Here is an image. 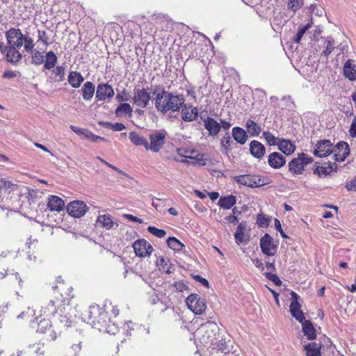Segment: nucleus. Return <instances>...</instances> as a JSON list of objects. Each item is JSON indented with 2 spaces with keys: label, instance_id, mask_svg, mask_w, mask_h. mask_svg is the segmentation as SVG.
<instances>
[{
  "label": "nucleus",
  "instance_id": "nucleus-1",
  "mask_svg": "<svg viewBox=\"0 0 356 356\" xmlns=\"http://www.w3.org/2000/svg\"><path fill=\"white\" fill-rule=\"evenodd\" d=\"M86 319L88 323L100 332L115 334L119 331V327L114 323H111L105 309L99 307L97 305L89 307Z\"/></svg>",
  "mask_w": 356,
  "mask_h": 356
},
{
  "label": "nucleus",
  "instance_id": "nucleus-2",
  "mask_svg": "<svg viewBox=\"0 0 356 356\" xmlns=\"http://www.w3.org/2000/svg\"><path fill=\"white\" fill-rule=\"evenodd\" d=\"M220 329L218 325L212 321H208L202 325L201 328L199 330L197 334H202L200 338L201 343L209 348L212 347L214 343H216V340L220 338Z\"/></svg>",
  "mask_w": 356,
  "mask_h": 356
},
{
  "label": "nucleus",
  "instance_id": "nucleus-3",
  "mask_svg": "<svg viewBox=\"0 0 356 356\" xmlns=\"http://www.w3.org/2000/svg\"><path fill=\"white\" fill-rule=\"evenodd\" d=\"M234 181L249 188H259L269 184L268 179L258 175H241L235 176Z\"/></svg>",
  "mask_w": 356,
  "mask_h": 356
},
{
  "label": "nucleus",
  "instance_id": "nucleus-4",
  "mask_svg": "<svg viewBox=\"0 0 356 356\" xmlns=\"http://www.w3.org/2000/svg\"><path fill=\"white\" fill-rule=\"evenodd\" d=\"M313 159L305 153H300L297 158L292 159L289 163V170L293 175H300L305 166L312 163Z\"/></svg>",
  "mask_w": 356,
  "mask_h": 356
},
{
  "label": "nucleus",
  "instance_id": "nucleus-5",
  "mask_svg": "<svg viewBox=\"0 0 356 356\" xmlns=\"http://www.w3.org/2000/svg\"><path fill=\"white\" fill-rule=\"evenodd\" d=\"M5 35L10 47L19 49L23 46L26 35L22 34L19 29L11 28Z\"/></svg>",
  "mask_w": 356,
  "mask_h": 356
},
{
  "label": "nucleus",
  "instance_id": "nucleus-6",
  "mask_svg": "<svg viewBox=\"0 0 356 356\" xmlns=\"http://www.w3.org/2000/svg\"><path fill=\"white\" fill-rule=\"evenodd\" d=\"M186 302L188 309L195 314H202L207 308L204 298L200 297L196 293L189 295L187 297Z\"/></svg>",
  "mask_w": 356,
  "mask_h": 356
},
{
  "label": "nucleus",
  "instance_id": "nucleus-7",
  "mask_svg": "<svg viewBox=\"0 0 356 356\" xmlns=\"http://www.w3.org/2000/svg\"><path fill=\"white\" fill-rule=\"evenodd\" d=\"M150 143L147 142V149L154 152H159L165 142L166 132L165 131H156L149 135Z\"/></svg>",
  "mask_w": 356,
  "mask_h": 356
},
{
  "label": "nucleus",
  "instance_id": "nucleus-8",
  "mask_svg": "<svg viewBox=\"0 0 356 356\" xmlns=\"http://www.w3.org/2000/svg\"><path fill=\"white\" fill-rule=\"evenodd\" d=\"M291 302L289 306L291 315L300 323L305 321V314L300 309L301 305L298 302L300 296L294 291H291Z\"/></svg>",
  "mask_w": 356,
  "mask_h": 356
},
{
  "label": "nucleus",
  "instance_id": "nucleus-9",
  "mask_svg": "<svg viewBox=\"0 0 356 356\" xmlns=\"http://www.w3.org/2000/svg\"><path fill=\"white\" fill-rule=\"evenodd\" d=\"M134 103L138 107L146 108L151 99L149 88L135 89L133 97Z\"/></svg>",
  "mask_w": 356,
  "mask_h": 356
},
{
  "label": "nucleus",
  "instance_id": "nucleus-10",
  "mask_svg": "<svg viewBox=\"0 0 356 356\" xmlns=\"http://www.w3.org/2000/svg\"><path fill=\"white\" fill-rule=\"evenodd\" d=\"M88 209L86 204L80 200H74L70 202L67 206L68 213L74 218H81L83 216Z\"/></svg>",
  "mask_w": 356,
  "mask_h": 356
},
{
  "label": "nucleus",
  "instance_id": "nucleus-11",
  "mask_svg": "<svg viewBox=\"0 0 356 356\" xmlns=\"http://www.w3.org/2000/svg\"><path fill=\"white\" fill-rule=\"evenodd\" d=\"M333 149V144L330 140H320L316 144L313 153L317 157H326L332 154Z\"/></svg>",
  "mask_w": 356,
  "mask_h": 356
},
{
  "label": "nucleus",
  "instance_id": "nucleus-12",
  "mask_svg": "<svg viewBox=\"0 0 356 356\" xmlns=\"http://www.w3.org/2000/svg\"><path fill=\"white\" fill-rule=\"evenodd\" d=\"M132 246L136 254L140 257L149 256L153 251V248L151 244L145 239L136 241Z\"/></svg>",
  "mask_w": 356,
  "mask_h": 356
},
{
  "label": "nucleus",
  "instance_id": "nucleus-13",
  "mask_svg": "<svg viewBox=\"0 0 356 356\" xmlns=\"http://www.w3.org/2000/svg\"><path fill=\"white\" fill-rule=\"evenodd\" d=\"M260 248L261 252L268 256H273L277 252V245L273 243V237L268 234H265L260 238Z\"/></svg>",
  "mask_w": 356,
  "mask_h": 356
},
{
  "label": "nucleus",
  "instance_id": "nucleus-14",
  "mask_svg": "<svg viewBox=\"0 0 356 356\" xmlns=\"http://www.w3.org/2000/svg\"><path fill=\"white\" fill-rule=\"evenodd\" d=\"M74 309L70 306L63 307L60 309L58 320L66 327H70L75 322Z\"/></svg>",
  "mask_w": 356,
  "mask_h": 356
},
{
  "label": "nucleus",
  "instance_id": "nucleus-15",
  "mask_svg": "<svg viewBox=\"0 0 356 356\" xmlns=\"http://www.w3.org/2000/svg\"><path fill=\"white\" fill-rule=\"evenodd\" d=\"M350 148L346 142L340 141L335 146L332 154H334V159L336 161H344L347 156L349 155Z\"/></svg>",
  "mask_w": 356,
  "mask_h": 356
},
{
  "label": "nucleus",
  "instance_id": "nucleus-16",
  "mask_svg": "<svg viewBox=\"0 0 356 356\" xmlns=\"http://www.w3.org/2000/svg\"><path fill=\"white\" fill-rule=\"evenodd\" d=\"M114 95L115 92L111 86L108 83L98 84L95 95V98L97 101H105L107 98H112Z\"/></svg>",
  "mask_w": 356,
  "mask_h": 356
},
{
  "label": "nucleus",
  "instance_id": "nucleus-17",
  "mask_svg": "<svg viewBox=\"0 0 356 356\" xmlns=\"http://www.w3.org/2000/svg\"><path fill=\"white\" fill-rule=\"evenodd\" d=\"M168 94L169 92L165 90L164 88H162L161 92L156 94L155 106L163 113L168 112V106H169Z\"/></svg>",
  "mask_w": 356,
  "mask_h": 356
},
{
  "label": "nucleus",
  "instance_id": "nucleus-18",
  "mask_svg": "<svg viewBox=\"0 0 356 356\" xmlns=\"http://www.w3.org/2000/svg\"><path fill=\"white\" fill-rule=\"evenodd\" d=\"M168 111H178L180 110L181 106L184 104L185 99L182 95L174 94L170 92L168 94Z\"/></svg>",
  "mask_w": 356,
  "mask_h": 356
},
{
  "label": "nucleus",
  "instance_id": "nucleus-19",
  "mask_svg": "<svg viewBox=\"0 0 356 356\" xmlns=\"http://www.w3.org/2000/svg\"><path fill=\"white\" fill-rule=\"evenodd\" d=\"M202 120L203 121L205 129L209 131V136H216L219 134L221 129L220 123L209 116H207L204 119L202 118Z\"/></svg>",
  "mask_w": 356,
  "mask_h": 356
},
{
  "label": "nucleus",
  "instance_id": "nucleus-20",
  "mask_svg": "<svg viewBox=\"0 0 356 356\" xmlns=\"http://www.w3.org/2000/svg\"><path fill=\"white\" fill-rule=\"evenodd\" d=\"M180 109L181 119L185 122H192L197 117L198 111L195 107L184 103Z\"/></svg>",
  "mask_w": 356,
  "mask_h": 356
},
{
  "label": "nucleus",
  "instance_id": "nucleus-21",
  "mask_svg": "<svg viewBox=\"0 0 356 356\" xmlns=\"http://www.w3.org/2000/svg\"><path fill=\"white\" fill-rule=\"evenodd\" d=\"M337 165L334 162H325L322 165H318V163L314 164V173L319 177L329 175L332 170H336Z\"/></svg>",
  "mask_w": 356,
  "mask_h": 356
},
{
  "label": "nucleus",
  "instance_id": "nucleus-22",
  "mask_svg": "<svg viewBox=\"0 0 356 356\" xmlns=\"http://www.w3.org/2000/svg\"><path fill=\"white\" fill-rule=\"evenodd\" d=\"M286 162L285 157L279 152H272L268 155V165L274 169L282 168L285 165Z\"/></svg>",
  "mask_w": 356,
  "mask_h": 356
},
{
  "label": "nucleus",
  "instance_id": "nucleus-23",
  "mask_svg": "<svg viewBox=\"0 0 356 356\" xmlns=\"http://www.w3.org/2000/svg\"><path fill=\"white\" fill-rule=\"evenodd\" d=\"M250 152L254 158L261 159L266 153V147L259 141L254 140L250 143Z\"/></svg>",
  "mask_w": 356,
  "mask_h": 356
},
{
  "label": "nucleus",
  "instance_id": "nucleus-24",
  "mask_svg": "<svg viewBox=\"0 0 356 356\" xmlns=\"http://www.w3.org/2000/svg\"><path fill=\"white\" fill-rule=\"evenodd\" d=\"M65 203L64 201L56 195H50L48 197L47 208L51 211L60 212L64 209Z\"/></svg>",
  "mask_w": 356,
  "mask_h": 356
},
{
  "label": "nucleus",
  "instance_id": "nucleus-25",
  "mask_svg": "<svg viewBox=\"0 0 356 356\" xmlns=\"http://www.w3.org/2000/svg\"><path fill=\"white\" fill-rule=\"evenodd\" d=\"M51 323L49 319L43 318L40 321L38 325L37 332L39 333L50 332L49 337L51 339L55 340L56 339V333L51 330Z\"/></svg>",
  "mask_w": 356,
  "mask_h": 356
},
{
  "label": "nucleus",
  "instance_id": "nucleus-26",
  "mask_svg": "<svg viewBox=\"0 0 356 356\" xmlns=\"http://www.w3.org/2000/svg\"><path fill=\"white\" fill-rule=\"evenodd\" d=\"M302 327V332L307 339L309 341L316 339V332L312 323L309 320L303 321L301 323Z\"/></svg>",
  "mask_w": 356,
  "mask_h": 356
},
{
  "label": "nucleus",
  "instance_id": "nucleus-27",
  "mask_svg": "<svg viewBox=\"0 0 356 356\" xmlns=\"http://www.w3.org/2000/svg\"><path fill=\"white\" fill-rule=\"evenodd\" d=\"M232 136L234 140L240 145H244L248 140V132L239 127H234L232 130Z\"/></svg>",
  "mask_w": 356,
  "mask_h": 356
},
{
  "label": "nucleus",
  "instance_id": "nucleus-28",
  "mask_svg": "<svg viewBox=\"0 0 356 356\" xmlns=\"http://www.w3.org/2000/svg\"><path fill=\"white\" fill-rule=\"evenodd\" d=\"M246 227V222H241L237 226L234 233V238L237 244L246 243L248 241V238H246L245 235Z\"/></svg>",
  "mask_w": 356,
  "mask_h": 356
},
{
  "label": "nucleus",
  "instance_id": "nucleus-29",
  "mask_svg": "<svg viewBox=\"0 0 356 356\" xmlns=\"http://www.w3.org/2000/svg\"><path fill=\"white\" fill-rule=\"evenodd\" d=\"M323 347L321 343H308L304 346V350L306 356H321V348Z\"/></svg>",
  "mask_w": 356,
  "mask_h": 356
},
{
  "label": "nucleus",
  "instance_id": "nucleus-30",
  "mask_svg": "<svg viewBox=\"0 0 356 356\" xmlns=\"http://www.w3.org/2000/svg\"><path fill=\"white\" fill-rule=\"evenodd\" d=\"M97 223L108 230L112 229L114 225L116 227L118 226V224L113 221L110 214L99 215L97 217Z\"/></svg>",
  "mask_w": 356,
  "mask_h": 356
},
{
  "label": "nucleus",
  "instance_id": "nucleus-31",
  "mask_svg": "<svg viewBox=\"0 0 356 356\" xmlns=\"http://www.w3.org/2000/svg\"><path fill=\"white\" fill-rule=\"evenodd\" d=\"M343 75L350 81L356 79V69L355 65L353 64V60L348 59L343 66Z\"/></svg>",
  "mask_w": 356,
  "mask_h": 356
},
{
  "label": "nucleus",
  "instance_id": "nucleus-32",
  "mask_svg": "<svg viewBox=\"0 0 356 356\" xmlns=\"http://www.w3.org/2000/svg\"><path fill=\"white\" fill-rule=\"evenodd\" d=\"M22 55L19 51L18 49H15L13 47H8V50L6 51V59L8 62L12 64H17L22 59Z\"/></svg>",
  "mask_w": 356,
  "mask_h": 356
},
{
  "label": "nucleus",
  "instance_id": "nucleus-33",
  "mask_svg": "<svg viewBox=\"0 0 356 356\" xmlns=\"http://www.w3.org/2000/svg\"><path fill=\"white\" fill-rule=\"evenodd\" d=\"M279 149L286 155H290L296 149L295 145L289 140L281 139L277 143Z\"/></svg>",
  "mask_w": 356,
  "mask_h": 356
},
{
  "label": "nucleus",
  "instance_id": "nucleus-34",
  "mask_svg": "<svg viewBox=\"0 0 356 356\" xmlns=\"http://www.w3.org/2000/svg\"><path fill=\"white\" fill-rule=\"evenodd\" d=\"M95 90V87L93 83L90 81L86 82L81 88L83 99L86 101L90 100L94 95Z\"/></svg>",
  "mask_w": 356,
  "mask_h": 356
},
{
  "label": "nucleus",
  "instance_id": "nucleus-35",
  "mask_svg": "<svg viewBox=\"0 0 356 356\" xmlns=\"http://www.w3.org/2000/svg\"><path fill=\"white\" fill-rule=\"evenodd\" d=\"M236 197L232 195L222 196L218 200V205L224 209H229L236 204Z\"/></svg>",
  "mask_w": 356,
  "mask_h": 356
},
{
  "label": "nucleus",
  "instance_id": "nucleus-36",
  "mask_svg": "<svg viewBox=\"0 0 356 356\" xmlns=\"http://www.w3.org/2000/svg\"><path fill=\"white\" fill-rule=\"evenodd\" d=\"M84 79L81 73L75 71L70 72L68 76V81L72 88H79Z\"/></svg>",
  "mask_w": 356,
  "mask_h": 356
},
{
  "label": "nucleus",
  "instance_id": "nucleus-37",
  "mask_svg": "<svg viewBox=\"0 0 356 356\" xmlns=\"http://www.w3.org/2000/svg\"><path fill=\"white\" fill-rule=\"evenodd\" d=\"M17 188L18 186L8 178L3 177L0 179V189L6 193H13L15 191Z\"/></svg>",
  "mask_w": 356,
  "mask_h": 356
},
{
  "label": "nucleus",
  "instance_id": "nucleus-38",
  "mask_svg": "<svg viewBox=\"0 0 356 356\" xmlns=\"http://www.w3.org/2000/svg\"><path fill=\"white\" fill-rule=\"evenodd\" d=\"M129 138L131 142L136 146L143 145L144 147L147 149V140L145 138L142 136H140L136 132L132 131L129 134Z\"/></svg>",
  "mask_w": 356,
  "mask_h": 356
},
{
  "label": "nucleus",
  "instance_id": "nucleus-39",
  "mask_svg": "<svg viewBox=\"0 0 356 356\" xmlns=\"http://www.w3.org/2000/svg\"><path fill=\"white\" fill-rule=\"evenodd\" d=\"M157 265L159 266V270L165 272L167 274H170L172 272L171 270L172 264L168 258L163 257H159L157 260Z\"/></svg>",
  "mask_w": 356,
  "mask_h": 356
},
{
  "label": "nucleus",
  "instance_id": "nucleus-40",
  "mask_svg": "<svg viewBox=\"0 0 356 356\" xmlns=\"http://www.w3.org/2000/svg\"><path fill=\"white\" fill-rule=\"evenodd\" d=\"M246 129L248 133L250 135V136L254 137L258 136L261 131V129L260 126L258 125L257 122L252 120H248L246 122Z\"/></svg>",
  "mask_w": 356,
  "mask_h": 356
},
{
  "label": "nucleus",
  "instance_id": "nucleus-41",
  "mask_svg": "<svg viewBox=\"0 0 356 356\" xmlns=\"http://www.w3.org/2000/svg\"><path fill=\"white\" fill-rule=\"evenodd\" d=\"M232 143V138L228 132L226 133V136H224L220 140L221 152L226 155H228L232 150L231 144Z\"/></svg>",
  "mask_w": 356,
  "mask_h": 356
},
{
  "label": "nucleus",
  "instance_id": "nucleus-42",
  "mask_svg": "<svg viewBox=\"0 0 356 356\" xmlns=\"http://www.w3.org/2000/svg\"><path fill=\"white\" fill-rule=\"evenodd\" d=\"M57 56L54 51H50L46 54V60L44 65V67L46 70H51L54 67L57 63Z\"/></svg>",
  "mask_w": 356,
  "mask_h": 356
},
{
  "label": "nucleus",
  "instance_id": "nucleus-43",
  "mask_svg": "<svg viewBox=\"0 0 356 356\" xmlns=\"http://www.w3.org/2000/svg\"><path fill=\"white\" fill-rule=\"evenodd\" d=\"M168 246L174 251H181L185 245L177 238L169 237L167 240Z\"/></svg>",
  "mask_w": 356,
  "mask_h": 356
},
{
  "label": "nucleus",
  "instance_id": "nucleus-44",
  "mask_svg": "<svg viewBox=\"0 0 356 356\" xmlns=\"http://www.w3.org/2000/svg\"><path fill=\"white\" fill-rule=\"evenodd\" d=\"M132 111V107L128 103H122L116 108L115 115L117 116H121L122 115L131 116Z\"/></svg>",
  "mask_w": 356,
  "mask_h": 356
},
{
  "label": "nucleus",
  "instance_id": "nucleus-45",
  "mask_svg": "<svg viewBox=\"0 0 356 356\" xmlns=\"http://www.w3.org/2000/svg\"><path fill=\"white\" fill-rule=\"evenodd\" d=\"M213 349H217L221 353H227L229 351L228 346L226 341V339L224 336H220L218 340H216V343L212 346Z\"/></svg>",
  "mask_w": 356,
  "mask_h": 356
},
{
  "label": "nucleus",
  "instance_id": "nucleus-46",
  "mask_svg": "<svg viewBox=\"0 0 356 356\" xmlns=\"http://www.w3.org/2000/svg\"><path fill=\"white\" fill-rule=\"evenodd\" d=\"M42 312L46 316H54L57 312L56 306L54 300H50L47 305L42 307Z\"/></svg>",
  "mask_w": 356,
  "mask_h": 356
},
{
  "label": "nucleus",
  "instance_id": "nucleus-47",
  "mask_svg": "<svg viewBox=\"0 0 356 356\" xmlns=\"http://www.w3.org/2000/svg\"><path fill=\"white\" fill-rule=\"evenodd\" d=\"M312 26L311 23H307L306 25H301L298 27V30L293 38V42L299 43L303 36V35L308 31Z\"/></svg>",
  "mask_w": 356,
  "mask_h": 356
},
{
  "label": "nucleus",
  "instance_id": "nucleus-48",
  "mask_svg": "<svg viewBox=\"0 0 356 356\" xmlns=\"http://www.w3.org/2000/svg\"><path fill=\"white\" fill-rule=\"evenodd\" d=\"M335 41L332 36H328L326 39L325 49L322 52V55L327 58L334 49Z\"/></svg>",
  "mask_w": 356,
  "mask_h": 356
},
{
  "label": "nucleus",
  "instance_id": "nucleus-49",
  "mask_svg": "<svg viewBox=\"0 0 356 356\" xmlns=\"http://www.w3.org/2000/svg\"><path fill=\"white\" fill-rule=\"evenodd\" d=\"M24 43V50L28 53H32L35 47L33 39L28 35H26Z\"/></svg>",
  "mask_w": 356,
  "mask_h": 356
},
{
  "label": "nucleus",
  "instance_id": "nucleus-50",
  "mask_svg": "<svg viewBox=\"0 0 356 356\" xmlns=\"http://www.w3.org/2000/svg\"><path fill=\"white\" fill-rule=\"evenodd\" d=\"M37 33L38 42H41L43 44L46 46H48L51 43V42H49L48 35L45 31L38 29Z\"/></svg>",
  "mask_w": 356,
  "mask_h": 356
},
{
  "label": "nucleus",
  "instance_id": "nucleus-51",
  "mask_svg": "<svg viewBox=\"0 0 356 356\" xmlns=\"http://www.w3.org/2000/svg\"><path fill=\"white\" fill-rule=\"evenodd\" d=\"M44 62L43 53L35 51L31 57V63L35 65H40Z\"/></svg>",
  "mask_w": 356,
  "mask_h": 356
},
{
  "label": "nucleus",
  "instance_id": "nucleus-52",
  "mask_svg": "<svg viewBox=\"0 0 356 356\" xmlns=\"http://www.w3.org/2000/svg\"><path fill=\"white\" fill-rule=\"evenodd\" d=\"M147 231L152 235L160 238H163L166 235V232L164 229H158L154 226H149Z\"/></svg>",
  "mask_w": 356,
  "mask_h": 356
},
{
  "label": "nucleus",
  "instance_id": "nucleus-53",
  "mask_svg": "<svg viewBox=\"0 0 356 356\" xmlns=\"http://www.w3.org/2000/svg\"><path fill=\"white\" fill-rule=\"evenodd\" d=\"M84 137L94 143H99L101 141H107V140L105 138H103V137H101L99 136H96L92 132L90 131L89 130H87Z\"/></svg>",
  "mask_w": 356,
  "mask_h": 356
},
{
  "label": "nucleus",
  "instance_id": "nucleus-54",
  "mask_svg": "<svg viewBox=\"0 0 356 356\" xmlns=\"http://www.w3.org/2000/svg\"><path fill=\"white\" fill-rule=\"evenodd\" d=\"M303 5V0H289L288 2V8L293 12L297 11Z\"/></svg>",
  "mask_w": 356,
  "mask_h": 356
},
{
  "label": "nucleus",
  "instance_id": "nucleus-55",
  "mask_svg": "<svg viewBox=\"0 0 356 356\" xmlns=\"http://www.w3.org/2000/svg\"><path fill=\"white\" fill-rule=\"evenodd\" d=\"M263 136L269 145H275L276 144L277 145V138H275L270 132L264 131L263 133Z\"/></svg>",
  "mask_w": 356,
  "mask_h": 356
},
{
  "label": "nucleus",
  "instance_id": "nucleus-56",
  "mask_svg": "<svg viewBox=\"0 0 356 356\" xmlns=\"http://www.w3.org/2000/svg\"><path fill=\"white\" fill-rule=\"evenodd\" d=\"M257 223L260 227H266L269 225V219L264 214H258Z\"/></svg>",
  "mask_w": 356,
  "mask_h": 356
},
{
  "label": "nucleus",
  "instance_id": "nucleus-57",
  "mask_svg": "<svg viewBox=\"0 0 356 356\" xmlns=\"http://www.w3.org/2000/svg\"><path fill=\"white\" fill-rule=\"evenodd\" d=\"M264 275L268 280L272 281L276 286L282 285V282L277 275L270 273H265Z\"/></svg>",
  "mask_w": 356,
  "mask_h": 356
},
{
  "label": "nucleus",
  "instance_id": "nucleus-58",
  "mask_svg": "<svg viewBox=\"0 0 356 356\" xmlns=\"http://www.w3.org/2000/svg\"><path fill=\"white\" fill-rule=\"evenodd\" d=\"M346 188L348 191H356V176L346 182Z\"/></svg>",
  "mask_w": 356,
  "mask_h": 356
},
{
  "label": "nucleus",
  "instance_id": "nucleus-59",
  "mask_svg": "<svg viewBox=\"0 0 356 356\" xmlns=\"http://www.w3.org/2000/svg\"><path fill=\"white\" fill-rule=\"evenodd\" d=\"M177 291L183 292L188 289V286L182 281L175 282L173 284Z\"/></svg>",
  "mask_w": 356,
  "mask_h": 356
},
{
  "label": "nucleus",
  "instance_id": "nucleus-60",
  "mask_svg": "<svg viewBox=\"0 0 356 356\" xmlns=\"http://www.w3.org/2000/svg\"><path fill=\"white\" fill-rule=\"evenodd\" d=\"M53 73H54L56 76L60 77V81H62L65 76V67L63 66H57L55 70H53Z\"/></svg>",
  "mask_w": 356,
  "mask_h": 356
},
{
  "label": "nucleus",
  "instance_id": "nucleus-61",
  "mask_svg": "<svg viewBox=\"0 0 356 356\" xmlns=\"http://www.w3.org/2000/svg\"><path fill=\"white\" fill-rule=\"evenodd\" d=\"M193 279H194L195 281H197V282H200V283L202 285H203L204 286H205V287H207V288H209V282H208L206 279H204V278L202 277L200 275H193Z\"/></svg>",
  "mask_w": 356,
  "mask_h": 356
},
{
  "label": "nucleus",
  "instance_id": "nucleus-62",
  "mask_svg": "<svg viewBox=\"0 0 356 356\" xmlns=\"http://www.w3.org/2000/svg\"><path fill=\"white\" fill-rule=\"evenodd\" d=\"M275 229L280 233L281 236L283 238H288V236L284 232V231L282 228L281 223H280V220L277 218L275 219Z\"/></svg>",
  "mask_w": 356,
  "mask_h": 356
},
{
  "label": "nucleus",
  "instance_id": "nucleus-63",
  "mask_svg": "<svg viewBox=\"0 0 356 356\" xmlns=\"http://www.w3.org/2000/svg\"><path fill=\"white\" fill-rule=\"evenodd\" d=\"M282 100H286V106L289 109H293L296 107L295 103L292 101L291 96H285Z\"/></svg>",
  "mask_w": 356,
  "mask_h": 356
},
{
  "label": "nucleus",
  "instance_id": "nucleus-64",
  "mask_svg": "<svg viewBox=\"0 0 356 356\" xmlns=\"http://www.w3.org/2000/svg\"><path fill=\"white\" fill-rule=\"evenodd\" d=\"M349 133L351 137L356 138V117H355L353 120Z\"/></svg>",
  "mask_w": 356,
  "mask_h": 356
}]
</instances>
